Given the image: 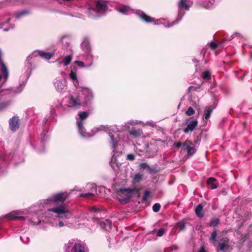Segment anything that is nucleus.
<instances>
[{"mask_svg":"<svg viewBox=\"0 0 252 252\" xmlns=\"http://www.w3.org/2000/svg\"><path fill=\"white\" fill-rule=\"evenodd\" d=\"M139 190V189L136 187L133 188H120L116 191L117 198L121 202H125L131 197L133 191L138 193Z\"/></svg>","mask_w":252,"mask_h":252,"instance_id":"f257e3e1","label":"nucleus"},{"mask_svg":"<svg viewBox=\"0 0 252 252\" xmlns=\"http://www.w3.org/2000/svg\"><path fill=\"white\" fill-rule=\"evenodd\" d=\"M49 211L59 215H64V218L66 219H69L72 216V213L66 208L64 204L51 208Z\"/></svg>","mask_w":252,"mask_h":252,"instance_id":"f03ea898","label":"nucleus"},{"mask_svg":"<svg viewBox=\"0 0 252 252\" xmlns=\"http://www.w3.org/2000/svg\"><path fill=\"white\" fill-rule=\"evenodd\" d=\"M82 94L84 96V101L83 102V105L88 106L90 105L93 100L94 95L92 91L88 88L82 87L80 90Z\"/></svg>","mask_w":252,"mask_h":252,"instance_id":"7ed1b4c3","label":"nucleus"},{"mask_svg":"<svg viewBox=\"0 0 252 252\" xmlns=\"http://www.w3.org/2000/svg\"><path fill=\"white\" fill-rule=\"evenodd\" d=\"M182 150L183 151H186L187 152V155L189 156L193 155L196 151L194 144L189 139H186L185 141L183 143Z\"/></svg>","mask_w":252,"mask_h":252,"instance_id":"20e7f679","label":"nucleus"},{"mask_svg":"<svg viewBox=\"0 0 252 252\" xmlns=\"http://www.w3.org/2000/svg\"><path fill=\"white\" fill-rule=\"evenodd\" d=\"M67 192H60L54 194L51 197V200L55 203H63L68 197Z\"/></svg>","mask_w":252,"mask_h":252,"instance_id":"39448f33","label":"nucleus"},{"mask_svg":"<svg viewBox=\"0 0 252 252\" xmlns=\"http://www.w3.org/2000/svg\"><path fill=\"white\" fill-rule=\"evenodd\" d=\"M97 13L103 14L106 12L108 9V6L105 1L97 0L94 7Z\"/></svg>","mask_w":252,"mask_h":252,"instance_id":"423d86ee","label":"nucleus"},{"mask_svg":"<svg viewBox=\"0 0 252 252\" xmlns=\"http://www.w3.org/2000/svg\"><path fill=\"white\" fill-rule=\"evenodd\" d=\"M193 4V2L191 0H180L178 3V7L179 11L182 9L189 10L190 6Z\"/></svg>","mask_w":252,"mask_h":252,"instance_id":"0eeeda50","label":"nucleus"},{"mask_svg":"<svg viewBox=\"0 0 252 252\" xmlns=\"http://www.w3.org/2000/svg\"><path fill=\"white\" fill-rule=\"evenodd\" d=\"M229 239L227 237L221 238L218 244L219 250L223 252L227 250L229 248Z\"/></svg>","mask_w":252,"mask_h":252,"instance_id":"6e6552de","label":"nucleus"},{"mask_svg":"<svg viewBox=\"0 0 252 252\" xmlns=\"http://www.w3.org/2000/svg\"><path fill=\"white\" fill-rule=\"evenodd\" d=\"M9 126L10 129L13 131H15L19 128L20 121L18 117H13L9 120Z\"/></svg>","mask_w":252,"mask_h":252,"instance_id":"1a4fd4ad","label":"nucleus"},{"mask_svg":"<svg viewBox=\"0 0 252 252\" xmlns=\"http://www.w3.org/2000/svg\"><path fill=\"white\" fill-rule=\"evenodd\" d=\"M69 103L71 107H73L76 109L80 108L81 106L83 105V104L81 103V100L78 96L75 97L73 95H70Z\"/></svg>","mask_w":252,"mask_h":252,"instance_id":"9d476101","label":"nucleus"},{"mask_svg":"<svg viewBox=\"0 0 252 252\" xmlns=\"http://www.w3.org/2000/svg\"><path fill=\"white\" fill-rule=\"evenodd\" d=\"M198 121L196 119H193L191 121L189 120L187 122V126L183 129L185 133H187L189 131H192L197 126Z\"/></svg>","mask_w":252,"mask_h":252,"instance_id":"9b49d317","label":"nucleus"},{"mask_svg":"<svg viewBox=\"0 0 252 252\" xmlns=\"http://www.w3.org/2000/svg\"><path fill=\"white\" fill-rule=\"evenodd\" d=\"M129 134L135 138H139L142 135V130L140 128L136 127H132L131 129L128 128V129Z\"/></svg>","mask_w":252,"mask_h":252,"instance_id":"f8f14e48","label":"nucleus"},{"mask_svg":"<svg viewBox=\"0 0 252 252\" xmlns=\"http://www.w3.org/2000/svg\"><path fill=\"white\" fill-rule=\"evenodd\" d=\"M18 213L15 211H12L10 213L6 215L4 217L5 218H7L9 220H25V217L23 216L19 217L18 216Z\"/></svg>","mask_w":252,"mask_h":252,"instance_id":"ddd939ff","label":"nucleus"},{"mask_svg":"<svg viewBox=\"0 0 252 252\" xmlns=\"http://www.w3.org/2000/svg\"><path fill=\"white\" fill-rule=\"evenodd\" d=\"M216 105L213 104L212 105L206 107L204 111V118L206 120H208L211 116V115L215 108Z\"/></svg>","mask_w":252,"mask_h":252,"instance_id":"4468645a","label":"nucleus"},{"mask_svg":"<svg viewBox=\"0 0 252 252\" xmlns=\"http://www.w3.org/2000/svg\"><path fill=\"white\" fill-rule=\"evenodd\" d=\"M139 17L146 23H153L155 22V19L147 15L144 12H141L138 13Z\"/></svg>","mask_w":252,"mask_h":252,"instance_id":"2eb2a0df","label":"nucleus"},{"mask_svg":"<svg viewBox=\"0 0 252 252\" xmlns=\"http://www.w3.org/2000/svg\"><path fill=\"white\" fill-rule=\"evenodd\" d=\"M0 69L1 73L3 75L4 79L6 80L9 75L7 68L3 61L0 62Z\"/></svg>","mask_w":252,"mask_h":252,"instance_id":"dca6fc26","label":"nucleus"},{"mask_svg":"<svg viewBox=\"0 0 252 252\" xmlns=\"http://www.w3.org/2000/svg\"><path fill=\"white\" fill-rule=\"evenodd\" d=\"M71 252H86L84 246L80 243H76L71 249Z\"/></svg>","mask_w":252,"mask_h":252,"instance_id":"f3484780","label":"nucleus"},{"mask_svg":"<svg viewBox=\"0 0 252 252\" xmlns=\"http://www.w3.org/2000/svg\"><path fill=\"white\" fill-rule=\"evenodd\" d=\"M54 86L58 92H62L63 90L65 85L63 82V81L60 80H57L54 83Z\"/></svg>","mask_w":252,"mask_h":252,"instance_id":"a211bd4d","label":"nucleus"},{"mask_svg":"<svg viewBox=\"0 0 252 252\" xmlns=\"http://www.w3.org/2000/svg\"><path fill=\"white\" fill-rule=\"evenodd\" d=\"M37 53L39 56L46 60L50 59L54 56V53H47L43 51H38Z\"/></svg>","mask_w":252,"mask_h":252,"instance_id":"6ab92c4d","label":"nucleus"},{"mask_svg":"<svg viewBox=\"0 0 252 252\" xmlns=\"http://www.w3.org/2000/svg\"><path fill=\"white\" fill-rule=\"evenodd\" d=\"M203 206L201 204H198L195 210V213L197 217L202 218L204 217V213L203 211Z\"/></svg>","mask_w":252,"mask_h":252,"instance_id":"aec40b11","label":"nucleus"},{"mask_svg":"<svg viewBox=\"0 0 252 252\" xmlns=\"http://www.w3.org/2000/svg\"><path fill=\"white\" fill-rule=\"evenodd\" d=\"M216 182L217 180L215 178L210 177L207 179V183L212 189H216L218 188V185L215 183Z\"/></svg>","mask_w":252,"mask_h":252,"instance_id":"412c9836","label":"nucleus"},{"mask_svg":"<svg viewBox=\"0 0 252 252\" xmlns=\"http://www.w3.org/2000/svg\"><path fill=\"white\" fill-rule=\"evenodd\" d=\"M87 12L88 16L90 18H95L97 17L96 14L97 13L94 7H91L88 8Z\"/></svg>","mask_w":252,"mask_h":252,"instance_id":"4be33fe9","label":"nucleus"},{"mask_svg":"<svg viewBox=\"0 0 252 252\" xmlns=\"http://www.w3.org/2000/svg\"><path fill=\"white\" fill-rule=\"evenodd\" d=\"M82 48L87 53H90L91 51V48L90 43L87 41H84L81 44Z\"/></svg>","mask_w":252,"mask_h":252,"instance_id":"5701e85b","label":"nucleus"},{"mask_svg":"<svg viewBox=\"0 0 252 252\" xmlns=\"http://www.w3.org/2000/svg\"><path fill=\"white\" fill-rule=\"evenodd\" d=\"M143 179V175L140 173L136 174L133 178L132 183L133 184H137L141 181Z\"/></svg>","mask_w":252,"mask_h":252,"instance_id":"b1692460","label":"nucleus"},{"mask_svg":"<svg viewBox=\"0 0 252 252\" xmlns=\"http://www.w3.org/2000/svg\"><path fill=\"white\" fill-rule=\"evenodd\" d=\"M187 224H189L183 220L177 222L176 224V226L179 228L180 231L185 230L186 229V226Z\"/></svg>","mask_w":252,"mask_h":252,"instance_id":"393cba45","label":"nucleus"},{"mask_svg":"<svg viewBox=\"0 0 252 252\" xmlns=\"http://www.w3.org/2000/svg\"><path fill=\"white\" fill-rule=\"evenodd\" d=\"M217 230H215L211 235V237L209 238L210 241L213 244H215L217 242Z\"/></svg>","mask_w":252,"mask_h":252,"instance_id":"a878e982","label":"nucleus"},{"mask_svg":"<svg viewBox=\"0 0 252 252\" xmlns=\"http://www.w3.org/2000/svg\"><path fill=\"white\" fill-rule=\"evenodd\" d=\"M139 166L143 169H147L150 173H153L154 172V170L151 168L147 163H141L140 164Z\"/></svg>","mask_w":252,"mask_h":252,"instance_id":"bb28decb","label":"nucleus"},{"mask_svg":"<svg viewBox=\"0 0 252 252\" xmlns=\"http://www.w3.org/2000/svg\"><path fill=\"white\" fill-rule=\"evenodd\" d=\"M72 59V56H71V55H68V56H67L65 57H64L62 61L64 65L66 66L68 64H69L71 62Z\"/></svg>","mask_w":252,"mask_h":252,"instance_id":"cd10ccee","label":"nucleus"},{"mask_svg":"<svg viewBox=\"0 0 252 252\" xmlns=\"http://www.w3.org/2000/svg\"><path fill=\"white\" fill-rule=\"evenodd\" d=\"M220 223V220L219 219H212L210 222V227H215L217 226Z\"/></svg>","mask_w":252,"mask_h":252,"instance_id":"c85d7f7f","label":"nucleus"},{"mask_svg":"<svg viewBox=\"0 0 252 252\" xmlns=\"http://www.w3.org/2000/svg\"><path fill=\"white\" fill-rule=\"evenodd\" d=\"M78 115L79 116L80 119H81L80 121H83L87 118V117L89 116V113L87 112L82 111L79 112L78 113Z\"/></svg>","mask_w":252,"mask_h":252,"instance_id":"c756f323","label":"nucleus"},{"mask_svg":"<svg viewBox=\"0 0 252 252\" xmlns=\"http://www.w3.org/2000/svg\"><path fill=\"white\" fill-rule=\"evenodd\" d=\"M202 78L204 79H209L211 78V74L209 71H205L202 73Z\"/></svg>","mask_w":252,"mask_h":252,"instance_id":"7c9ffc66","label":"nucleus"},{"mask_svg":"<svg viewBox=\"0 0 252 252\" xmlns=\"http://www.w3.org/2000/svg\"><path fill=\"white\" fill-rule=\"evenodd\" d=\"M151 192L149 190H146L144 192V195L142 197V201H146L148 197L150 195Z\"/></svg>","mask_w":252,"mask_h":252,"instance_id":"2f4dec72","label":"nucleus"},{"mask_svg":"<svg viewBox=\"0 0 252 252\" xmlns=\"http://www.w3.org/2000/svg\"><path fill=\"white\" fill-rule=\"evenodd\" d=\"M84 123L82 121H80L77 122V126L79 131L80 133H82L83 131L84 126H83Z\"/></svg>","mask_w":252,"mask_h":252,"instance_id":"473e14b6","label":"nucleus"},{"mask_svg":"<svg viewBox=\"0 0 252 252\" xmlns=\"http://www.w3.org/2000/svg\"><path fill=\"white\" fill-rule=\"evenodd\" d=\"M160 205L159 203H155L153 206V210L155 212H158L160 209Z\"/></svg>","mask_w":252,"mask_h":252,"instance_id":"72a5a7b5","label":"nucleus"},{"mask_svg":"<svg viewBox=\"0 0 252 252\" xmlns=\"http://www.w3.org/2000/svg\"><path fill=\"white\" fill-rule=\"evenodd\" d=\"M94 196V194L93 193H81L79 195L80 197H84V198H90V197Z\"/></svg>","mask_w":252,"mask_h":252,"instance_id":"f704fd0d","label":"nucleus"},{"mask_svg":"<svg viewBox=\"0 0 252 252\" xmlns=\"http://www.w3.org/2000/svg\"><path fill=\"white\" fill-rule=\"evenodd\" d=\"M194 113H195V111H194V109H193L192 107H189V108H188V110L186 111V114L188 116H191V115H192L194 114Z\"/></svg>","mask_w":252,"mask_h":252,"instance_id":"c9c22d12","label":"nucleus"},{"mask_svg":"<svg viewBox=\"0 0 252 252\" xmlns=\"http://www.w3.org/2000/svg\"><path fill=\"white\" fill-rule=\"evenodd\" d=\"M202 5L205 8L208 9V8H210L213 5V3L211 2L205 1V2H203L202 3Z\"/></svg>","mask_w":252,"mask_h":252,"instance_id":"e433bc0d","label":"nucleus"},{"mask_svg":"<svg viewBox=\"0 0 252 252\" xmlns=\"http://www.w3.org/2000/svg\"><path fill=\"white\" fill-rule=\"evenodd\" d=\"M110 137L111 139V144H112V147L113 149H114L116 146H117V141L115 140L114 137L112 135L110 134Z\"/></svg>","mask_w":252,"mask_h":252,"instance_id":"4c0bfd02","label":"nucleus"},{"mask_svg":"<svg viewBox=\"0 0 252 252\" xmlns=\"http://www.w3.org/2000/svg\"><path fill=\"white\" fill-rule=\"evenodd\" d=\"M129 10V8L127 6H124L119 9V12L123 14H126Z\"/></svg>","mask_w":252,"mask_h":252,"instance_id":"58836bf2","label":"nucleus"},{"mask_svg":"<svg viewBox=\"0 0 252 252\" xmlns=\"http://www.w3.org/2000/svg\"><path fill=\"white\" fill-rule=\"evenodd\" d=\"M69 76L70 78L74 81L77 80V75L75 72H74L73 71L71 70L70 74Z\"/></svg>","mask_w":252,"mask_h":252,"instance_id":"ea45409f","label":"nucleus"},{"mask_svg":"<svg viewBox=\"0 0 252 252\" xmlns=\"http://www.w3.org/2000/svg\"><path fill=\"white\" fill-rule=\"evenodd\" d=\"M10 104V102L9 101L3 102L2 103H0V108L3 109L6 108Z\"/></svg>","mask_w":252,"mask_h":252,"instance_id":"a19ab883","label":"nucleus"},{"mask_svg":"<svg viewBox=\"0 0 252 252\" xmlns=\"http://www.w3.org/2000/svg\"><path fill=\"white\" fill-rule=\"evenodd\" d=\"M165 232V230L163 228H160L158 232H157V236H158V237H161L162 236H163V235L164 234Z\"/></svg>","mask_w":252,"mask_h":252,"instance_id":"79ce46f5","label":"nucleus"},{"mask_svg":"<svg viewBox=\"0 0 252 252\" xmlns=\"http://www.w3.org/2000/svg\"><path fill=\"white\" fill-rule=\"evenodd\" d=\"M135 156L132 154H129L127 155V159L132 161L135 159Z\"/></svg>","mask_w":252,"mask_h":252,"instance_id":"37998d69","label":"nucleus"},{"mask_svg":"<svg viewBox=\"0 0 252 252\" xmlns=\"http://www.w3.org/2000/svg\"><path fill=\"white\" fill-rule=\"evenodd\" d=\"M75 63L81 67H84L85 66L84 63L81 61H76L75 62Z\"/></svg>","mask_w":252,"mask_h":252,"instance_id":"c03bdc74","label":"nucleus"},{"mask_svg":"<svg viewBox=\"0 0 252 252\" xmlns=\"http://www.w3.org/2000/svg\"><path fill=\"white\" fill-rule=\"evenodd\" d=\"M210 47L213 50H215L216 49V48L218 47V44L214 42H211V43H210Z\"/></svg>","mask_w":252,"mask_h":252,"instance_id":"a18cd8bd","label":"nucleus"},{"mask_svg":"<svg viewBox=\"0 0 252 252\" xmlns=\"http://www.w3.org/2000/svg\"><path fill=\"white\" fill-rule=\"evenodd\" d=\"M183 143L181 142H177L176 143H174L173 146L177 148H180L181 147H182Z\"/></svg>","mask_w":252,"mask_h":252,"instance_id":"49530a36","label":"nucleus"},{"mask_svg":"<svg viewBox=\"0 0 252 252\" xmlns=\"http://www.w3.org/2000/svg\"><path fill=\"white\" fill-rule=\"evenodd\" d=\"M196 88L194 86H190L188 88L189 92H191L192 91H195L196 90Z\"/></svg>","mask_w":252,"mask_h":252,"instance_id":"de8ad7c7","label":"nucleus"},{"mask_svg":"<svg viewBox=\"0 0 252 252\" xmlns=\"http://www.w3.org/2000/svg\"><path fill=\"white\" fill-rule=\"evenodd\" d=\"M92 211L94 213H96L99 212V209L96 208L95 207H93L92 208Z\"/></svg>","mask_w":252,"mask_h":252,"instance_id":"09e8293b","label":"nucleus"},{"mask_svg":"<svg viewBox=\"0 0 252 252\" xmlns=\"http://www.w3.org/2000/svg\"><path fill=\"white\" fill-rule=\"evenodd\" d=\"M198 252H206L204 249L203 247H201V248L199 250Z\"/></svg>","mask_w":252,"mask_h":252,"instance_id":"8fccbe9b","label":"nucleus"},{"mask_svg":"<svg viewBox=\"0 0 252 252\" xmlns=\"http://www.w3.org/2000/svg\"><path fill=\"white\" fill-rule=\"evenodd\" d=\"M64 225L63 222L62 221H60L59 223V226L60 227H63Z\"/></svg>","mask_w":252,"mask_h":252,"instance_id":"3c124183","label":"nucleus"},{"mask_svg":"<svg viewBox=\"0 0 252 252\" xmlns=\"http://www.w3.org/2000/svg\"><path fill=\"white\" fill-rule=\"evenodd\" d=\"M22 15H23V13H19L16 15V17L19 18Z\"/></svg>","mask_w":252,"mask_h":252,"instance_id":"603ef678","label":"nucleus"},{"mask_svg":"<svg viewBox=\"0 0 252 252\" xmlns=\"http://www.w3.org/2000/svg\"><path fill=\"white\" fill-rule=\"evenodd\" d=\"M149 149H151L150 147L148 146V147H147V150H146V151H147V152H148V151H149Z\"/></svg>","mask_w":252,"mask_h":252,"instance_id":"864d4df0","label":"nucleus"},{"mask_svg":"<svg viewBox=\"0 0 252 252\" xmlns=\"http://www.w3.org/2000/svg\"><path fill=\"white\" fill-rule=\"evenodd\" d=\"M91 64H92V63L91 64H90L88 66H90V65H91Z\"/></svg>","mask_w":252,"mask_h":252,"instance_id":"5fc2aeb1","label":"nucleus"}]
</instances>
